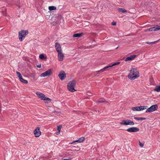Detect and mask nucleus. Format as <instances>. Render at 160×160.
I'll return each mask as SVG.
<instances>
[{"instance_id": "39448f33", "label": "nucleus", "mask_w": 160, "mask_h": 160, "mask_svg": "<svg viewBox=\"0 0 160 160\" xmlns=\"http://www.w3.org/2000/svg\"><path fill=\"white\" fill-rule=\"evenodd\" d=\"M121 125H133L134 124V122L129 119H125L122 120V122L120 123Z\"/></svg>"}, {"instance_id": "c756f323", "label": "nucleus", "mask_w": 160, "mask_h": 160, "mask_svg": "<svg viewBox=\"0 0 160 160\" xmlns=\"http://www.w3.org/2000/svg\"><path fill=\"white\" fill-rule=\"evenodd\" d=\"M146 118H138L137 120H145Z\"/></svg>"}, {"instance_id": "a211bd4d", "label": "nucleus", "mask_w": 160, "mask_h": 160, "mask_svg": "<svg viewBox=\"0 0 160 160\" xmlns=\"http://www.w3.org/2000/svg\"><path fill=\"white\" fill-rule=\"evenodd\" d=\"M139 111H141L147 108V106H141L138 107Z\"/></svg>"}, {"instance_id": "423d86ee", "label": "nucleus", "mask_w": 160, "mask_h": 160, "mask_svg": "<svg viewBox=\"0 0 160 160\" xmlns=\"http://www.w3.org/2000/svg\"><path fill=\"white\" fill-rule=\"evenodd\" d=\"M158 108V106L157 104H155L151 106L146 111V112H152L156 110Z\"/></svg>"}, {"instance_id": "cd10ccee", "label": "nucleus", "mask_w": 160, "mask_h": 160, "mask_svg": "<svg viewBox=\"0 0 160 160\" xmlns=\"http://www.w3.org/2000/svg\"><path fill=\"white\" fill-rule=\"evenodd\" d=\"M39 57L41 59H43L45 58V56L43 54H40L39 56Z\"/></svg>"}, {"instance_id": "f8f14e48", "label": "nucleus", "mask_w": 160, "mask_h": 160, "mask_svg": "<svg viewBox=\"0 0 160 160\" xmlns=\"http://www.w3.org/2000/svg\"><path fill=\"white\" fill-rule=\"evenodd\" d=\"M64 56L62 52L58 53V58L59 61H62L63 60Z\"/></svg>"}, {"instance_id": "aec40b11", "label": "nucleus", "mask_w": 160, "mask_h": 160, "mask_svg": "<svg viewBox=\"0 0 160 160\" xmlns=\"http://www.w3.org/2000/svg\"><path fill=\"white\" fill-rule=\"evenodd\" d=\"M19 80L21 82H22L26 84L28 83V81L27 80L23 79L22 77L21 78H20L19 79Z\"/></svg>"}, {"instance_id": "dca6fc26", "label": "nucleus", "mask_w": 160, "mask_h": 160, "mask_svg": "<svg viewBox=\"0 0 160 160\" xmlns=\"http://www.w3.org/2000/svg\"><path fill=\"white\" fill-rule=\"evenodd\" d=\"M83 35V33H75L73 35V38H76V37H81Z\"/></svg>"}, {"instance_id": "4be33fe9", "label": "nucleus", "mask_w": 160, "mask_h": 160, "mask_svg": "<svg viewBox=\"0 0 160 160\" xmlns=\"http://www.w3.org/2000/svg\"><path fill=\"white\" fill-rule=\"evenodd\" d=\"M119 12L123 13L126 12H127V11L124 9L122 8H119L118 9Z\"/></svg>"}, {"instance_id": "7c9ffc66", "label": "nucleus", "mask_w": 160, "mask_h": 160, "mask_svg": "<svg viewBox=\"0 0 160 160\" xmlns=\"http://www.w3.org/2000/svg\"><path fill=\"white\" fill-rule=\"evenodd\" d=\"M139 145L141 147H142L144 146V144L142 143L140 141H139Z\"/></svg>"}, {"instance_id": "c85d7f7f", "label": "nucleus", "mask_w": 160, "mask_h": 160, "mask_svg": "<svg viewBox=\"0 0 160 160\" xmlns=\"http://www.w3.org/2000/svg\"><path fill=\"white\" fill-rule=\"evenodd\" d=\"M158 41V40L156 41H155L154 42H146V43L147 44H154L156 42H157Z\"/></svg>"}, {"instance_id": "7ed1b4c3", "label": "nucleus", "mask_w": 160, "mask_h": 160, "mask_svg": "<svg viewBox=\"0 0 160 160\" xmlns=\"http://www.w3.org/2000/svg\"><path fill=\"white\" fill-rule=\"evenodd\" d=\"M28 33L27 30H23L19 32L18 33L19 38L20 41H22L26 36Z\"/></svg>"}, {"instance_id": "4c0bfd02", "label": "nucleus", "mask_w": 160, "mask_h": 160, "mask_svg": "<svg viewBox=\"0 0 160 160\" xmlns=\"http://www.w3.org/2000/svg\"><path fill=\"white\" fill-rule=\"evenodd\" d=\"M37 67H38V68H40L41 67V65H40V66H37Z\"/></svg>"}, {"instance_id": "20e7f679", "label": "nucleus", "mask_w": 160, "mask_h": 160, "mask_svg": "<svg viewBox=\"0 0 160 160\" xmlns=\"http://www.w3.org/2000/svg\"><path fill=\"white\" fill-rule=\"evenodd\" d=\"M36 94L38 97L39 98H40L42 100L47 101L49 102H50L51 101V99L50 98L46 97L43 94L40 92H36Z\"/></svg>"}, {"instance_id": "5701e85b", "label": "nucleus", "mask_w": 160, "mask_h": 160, "mask_svg": "<svg viewBox=\"0 0 160 160\" xmlns=\"http://www.w3.org/2000/svg\"><path fill=\"white\" fill-rule=\"evenodd\" d=\"M62 128V126L60 125L58 126L57 127V129L58 131V132H57V134H58L59 133H60V132L61 130V129Z\"/></svg>"}, {"instance_id": "e433bc0d", "label": "nucleus", "mask_w": 160, "mask_h": 160, "mask_svg": "<svg viewBox=\"0 0 160 160\" xmlns=\"http://www.w3.org/2000/svg\"><path fill=\"white\" fill-rule=\"evenodd\" d=\"M63 160H70V159H64Z\"/></svg>"}, {"instance_id": "9b49d317", "label": "nucleus", "mask_w": 160, "mask_h": 160, "mask_svg": "<svg viewBox=\"0 0 160 160\" xmlns=\"http://www.w3.org/2000/svg\"><path fill=\"white\" fill-rule=\"evenodd\" d=\"M34 133L35 136L38 137H39L41 135V132L40 131V128L39 127H37L34 131Z\"/></svg>"}, {"instance_id": "6e6552de", "label": "nucleus", "mask_w": 160, "mask_h": 160, "mask_svg": "<svg viewBox=\"0 0 160 160\" xmlns=\"http://www.w3.org/2000/svg\"><path fill=\"white\" fill-rule=\"evenodd\" d=\"M55 47L56 50L58 53L62 52L61 47L59 43L58 42L56 43Z\"/></svg>"}, {"instance_id": "c9c22d12", "label": "nucleus", "mask_w": 160, "mask_h": 160, "mask_svg": "<svg viewBox=\"0 0 160 160\" xmlns=\"http://www.w3.org/2000/svg\"><path fill=\"white\" fill-rule=\"evenodd\" d=\"M138 118H137V117H134V118L135 119V120H137Z\"/></svg>"}, {"instance_id": "1a4fd4ad", "label": "nucleus", "mask_w": 160, "mask_h": 160, "mask_svg": "<svg viewBox=\"0 0 160 160\" xmlns=\"http://www.w3.org/2000/svg\"><path fill=\"white\" fill-rule=\"evenodd\" d=\"M126 130L129 132H136L139 131V129L137 127H132L128 128Z\"/></svg>"}, {"instance_id": "2eb2a0df", "label": "nucleus", "mask_w": 160, "mask_h": 160, "mask_svg": "<svg viewBox=\"0 0 160 160\" xmlns=\"http://www.w3.org/2000/svg\"><path fill=\"white\" fill-rule=\"evenodd\" d=\"M136 57V55H131L130 57H128L127 58H126L125 61H127L132 60L134 58H135Z\"/></svg>"}, {"instance_id": "f3484780", "label": "nucleus", "mask_w": 160, "mask_h": 160, "mask_svg": "<svg viewBox=\"0 0 160 160\" xmlns=\"http://www.w3.org/2000/svg\"><path fill=\"white\" fill-rule=\"evenodd\" d=\"M97 102L98 103H103V102H107L105 99H104V98H100L99 99H98L97 100Z\"/></svg>"}, {"instance_id": "bb28decb", "label": "nucleus", "mask_w": 160, "mask_h": 160, "mask_svg": "<svg viewBox=\"0 0 160 160\" xmlns=\"http://www.w3.org/2000/svg\"><path fill=\"white\" fill-rule=\"evenodd\" d=\"M16 73L19 79L22 77L21 74L20 72L17 71L16 72Z\"/></svg>"}, {"instance_id": "ddd939ff", "label": "nucleus", "mask_w": 160, "mask_h": 160, "mask_svg": "<svg viewBox=\"0 0 160 160\" xmlns=\"http://www.w3.org/2000/svg\"><path fill=\"white\" fill-rule=\"evenodd\" d=\"M160 30V25H157L155 27L150 28L148 29L147 30V31H156Z\"/></svg>"}, {"instance_id": "393cba45", "label": "nucleus", "mask_w": 160, "mask_h": 160, "mask_svg": "<svg viewBox=\"0 0 160 160\" xmlns=\"http://www.w3.org/2000/svg\"><path fill=\"white\" fill-rule=\"evenodd\" d=\"M138 107H133L132 108V110L134 111H139Z\"/></svg>"}, {"instance_id": "72a5a7b5", "label": "nucleus", "mask_w": 160, "mask_h": 160, "mask_svg": "<svg viewBox=\"0 0 160 160\" xmlns=\"http://www.w3.org/2000/svg\"><path fill=\"white\" fill-rule=\"evenodd\" d=\"M74 142H78V143H79V141L78 139V140H76V141H74Z\"/></svg>"}, {"instance_id": "0eeeda50", "label": "nucleus", "mask_w": 160, "mask_h": 160, "mask_svg": "<svg viewBox=\"0 0 160 160\" xmlns=\"http://www.w3.org/2000/svg\"><path fill=\"white\" fill-rule=\"evenodd\" d=\"M52 74V71L50 69L42 73L40 75L41 77H45L47 76H49Z\"/></svg>"}, {"instance_id": "4468645a", "label": "nucleus", "mask_w": 160, "mask_h": 160, "mask_svg": "<svg viewBox=\"0 0 160 160\" xmlns=\"http://www.w3.org/2000/svg\"><path fill=\"white\" fill-rule=\"evenodd\" d=\"M110 68V66H107L105 67H104L102 69H101V70H100L99 71H97L96 72V73L97 74H99V73H100L102 72H104V71H106V70L108 68ZM95 73V74L96 73Z\"/></svg>"}, {"instance_id": "6ab92c4d", "label": "nucleus", "mask_w": 160, "mask_h": 160, "mask_svg": "<svg viewBox=\"0 0 160 160\" xmlns=\"http://www.w3.org/2000/svg\"><path fill=\"white\" fill-rule=\"evenodd\" d=\"M48 9L50 11H52L56 9V7L53 6H49L48 7Z\"/></svg>"}, {"instance_id": "9d476101", "label": "nucleus", "mask_w": 160, "mask_h": 160, "mask_svg": "<svg viewBox=\"0 0 160 160\" xmlns=\"http://www.w3.org/2000/svg\"><path fill=\"white\" fill-rule=\"evenodd\" d=\"M58 76L60 79L61 80H63L66 77V74L65 72L64 71H62L59 73L58 75Z\"/></svg>"}, {"instance_id": "a878e982", "label": "nucleus", "mask_w": 160, "mask_h": 160, "mask_svg": "<svg viewBox=\"0 0 160 160\" xmlns=\"http://www.w3.org/2000/svg\"><path fill=\"white\" fill-rule=\"evenodd\" d=\"M119 63H120V62H115V63H114L113 64H112V65H108V66H110V67H112V66H115V65H118V64H119Z\"/></svg>"}, {"instance_id": "f257e3e1", "label": "nucleus", "mask_w": 160, "mask_h": 160, "mask_svg": "<svg viewBox=\"0 0 160 160\" xmlns=\"http://www.w3.org/2000/svg\"><path fill=\"white\" fill-rule=\"evenodd\" d=\"M139 76V73L137 70L135 68L131 69L128 78L131 80H134Z\"/></svg>"}, {"instance_id": "f03ea898", "label": "nucleus", "mask_w": 160, "mask_h": 160, "mask_svg": "<svg viewBox=\"0 0 160 160\" xmlns=\"http://www.w3.org/2000/svg\"><path fill=\"white\" fill-rule=\"evenodd\" d=\"M76 81L74 80L70 81L67 85L68 89L71 92H74L76 91L74 89V87L76 85Z\"/></svg>"}, {"instance_id": "412c9836", "label": "nucleus", "mask_w": 160, "mask_h": 160, "mask_svg": "<svg viewBox=\"0 0 160 160\" xmlns=\"http://www.w3.org/2000/svg\"><path fill=\"white\" fill-rule=\"evenodd\" d=\"M154 91L157 92H160V86H157L154 89Z\"/></svg>"}, {"instance_id": "f704fd0d", "label": "nucleus", "mask_w": 160, "mask_h": 160, "mask_svg": "<svg viewBox=\"0 0 160 160\" xmlns=\"http://www.w3.org/2000/svg\"><path fill=\"white\" fill-rule=\"evenodd\" d=\"M74 143H75V142H74V141H73V142H72L70 143L69 144H73Z\"/></svg>"}, {"instance_id": "58836bf2", "label": "nucleus", "mask_w": 160, "mask_h": 160, "mask_svg": "<svg viewBox=\"0 0 160 160\" xmlns=\"http://www.w3.org/2000/svg\"><path fill=\"white\" fill-rule=\"evenodd\" d=\"M118 48V47L117 48H116V49H117Z\"/></svg>"}, {"instance_id": "b1692460", "label": "nucleus", "mask_w": 160, "mask_h": 160, "mask_svg": "<svg viewBox=\"0 0 160 160\" xmlns=\"http://www.w3.org/2000/svg\"><path fill=\"white\" fill-rule=\"evenodd\" d=\"M84 140H85V138L84 137H81L78 139L79 143H81V142H82L84 141Z\"/></svg>"}, {"instance_id": "2f4dec72", "label": "nucleus", "mask_w": 160, "mask_h": 160, "mask_svg": "<svg viewBox=\"0 0 160 160\" xmlns=\"http://www.w3.org/2000/svg\"><path fill=\"white\" fill-rule=\"evenodd\" d=\"M57 17L58 19H61L62 18V16L60 15H58Z\"/></svg>"}, {"instance_id": "473e14b6", "label": "nucleus", "mask_w": 160, "mask_h": 160, "mask_svg": "<svg viewBox=\"0 0 160 160\" xmlns=\"http://www.w3.org/2000/svg\"><path fill=\"white\" fill-rule=\"evenodd\" d=\"M112 24L113 25H116V22H112Z\"/></svg>"}]
</instances>
